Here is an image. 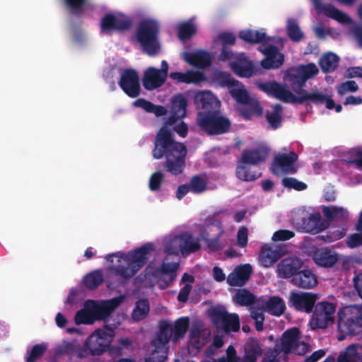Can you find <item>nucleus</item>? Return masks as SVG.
I'll list each match as a JSON object with an SVG mask.
<instances>
[{
    "label": "nucleus",
    "mask_w": 362,
    "mask_h": 362,
    "mask_svg": "<svg viewBox=\"0 0 362 362\" xmlns=\"http://www.w3.org/2000/svg\"><path fill=\"white\" fill-rule=\"evenodd\" d=\"M187 150L186 146L174 152L165 155V160L163 167L166 172L177 176L182 174L186 166V156Z\"/></svg>",
    "instance_id": "16"
},
{
    "label": "nucleus",
    "mask_w": 362,
    "mask_h": 362,
    "mask_svg": "<svg viewBox=\"0 0 362 362\" xmlns=\"http://www.w3.org/2000/svg\"><path fill=\"white\" fill-rule=\"evenodd\" d=\"M291 281L293 285L305 289L313 288L317 285V276L310 269H301Z\"/></svg>",
    "instance_id": "32"
},
{
    "label": "nucleus",
    "mask_w": 362,
    "mask_h": 362,
    "mask_svg": "<svg viewBox=\"0 0 362 362\" xmlns=\"http://www.w3.org/2000/svg\"><path fill=\"white\" fill-rule=\"evenodd\" d=\"M257 87L268 95L285 103L303 104L307 100H310L315 104L322 105L326 101L327 95L322 93H308L305 90L300 96H296L284 85L275 81L260 82Z\"/></svg>",
    "instance_id": "2"
},
{
    "label": "nucleus",
    "mask_w": 362,
    "mask_h": 362,
    "mask_svg": "<svg viewBox=\"0 0 362 362\" xmlns=\"http://www.w3.org/2000/svg\"><path fill=\"white\" fill-rule=\"evenodd\" d=\"M235 298L236 303L241 306L251 305L255 301V296L245 288L239 289L236 292Z\"/></svg>",
    "instance_id": "51"
},
{
    "label": "nucleus",
    "mask_w": 362,
    "mask_h": 362,
    "mask_svg": "<svg viewBox=\"0 0 362 362\" xmlns=\"http://www.w3.org/2000/svg\"><path fill=\"white\" fill-rule=\"evenodd\" d=\"M298 160V155L294 151H291L289 153H281L275 156L274 163L285 174H294L297 170L293 164Z\"/></svg>",
    "instance_id": "33"
},
{
    "label": "nucleus",
    "mask_w": 362,
    "mask_h": 362,
    "mask_svg": "<svg viewBox=\"0 0 362 362\" xmlns=\"http://www.w3.org/2000/svg\"><path fill=\"white\" fill-rule=\"evenodd\" d=\"M224 233L221 223L209 225L200 232L202 239L206 243L207 247L213 252H216L223 248L220 238Z\"/></svg>",
    "instance_id": "17"
},
{
    "label": "nucleus",
    "mask_w": 362,
    "mask_h": 362,
    "mask_svg": "<svg viewBox=\"0 0 362 362\" xmlns=\"http://www.w3.org/2000/svg\"><path fill=\"white\" fill-rule=\"evenodd\" d=\"M118 84L129 98H135L141 93L139 75L134 69L127 68L122 70Z\"/></svg>",
    "instance_id": "13"
},
{
    "label": "nucleus",
    "mask_w": 362,
    "mask_h": 362,
    "mask_svg": "<svg viewBox=\"0 0 362 362\" xmlns=\"http://www.w3.org/2000/svg\"><path fill=\"white\" fill-rule=\"evenodd\" d=\"M134 106L141 107L146 112L151 113L153 111L154 104L144 98H139L133 103Z\"/></svg>",
    "instance_id": "64"
},
{
    "label": "nucleus",
    "mask_w": 362,
    "mask_h": 362,
    "mask_svg": "<svg viewBox=\"0 0 362 362\" xmlns=\"http://www.w3.org/2000/svg\"><path fill=\"white\" fill-rule=\"evenodd\" d=\"M244 355L240 362H257L263 354V349L258 339L249 337L243 346Z\"/></svg>",
    "instance_id": "29"
},
{
    "label": "nucleus",
    "mask_w": 362,
    "mask_h": 362,
    "mask_svg": "<svg viewBox=\"0 0 362 362\" xmlns=\"http://www.w3.org/2000/svg\"><path fill=\"white\" fill-rule=\"evenodd\" d=\"M187 100L182 94L175 95L171 100L170 115L165 119V124L173 125L187 116Z\"/></svg>",
    "instance_id": "21"
},
{
    "label": "nucleus",
    "mask_w": 362,
    "mask_h": 362,
    "mask_svg": "<svg viewBox=\"0 0 362 362\" xmlns=\"http://www.w3.org/2000/svg\"><path fill=\"white\" fill-rule=\"evenodd\" d=\"M286 32L289 38L295 42H300L304 37V33L295 20L288 21Z\"/></svg>",
    "instance_id": "50"
},
{
    "label": "nucleus",
    "mask_w": 362,
    "mask_h": 362,
    "mask_svg": "<svg viewBox=\"0 0 362 362\" xmlns=\"http://www.w3.org/2000/svg\"><path fill=\"white\" fill-rule=\"evenodd\" d=\"M88 0H62L63 5L70 14L81 17L86 11V4Z\"/></svg>",
    "instance_id": "40"
},
{
    "label": "nucleus",
    "mask_w": 362,
    "mask_h": 362,
    "mask_svg": "<svg viewBox=\"0 0 362 362\" xmlns=\"http://www.w3.org/2000/svg\"><path fill=\"white\" fill-rule=\"evenodd\" d=\"M361 354L358 353L355 344L349 345L344 354L338 357L337 362H355V358L359 359Z\"/></svg>",
    "instance_id": "54"
},
{
    "label": "nucleus",
    "mask_w": 362,
    "mask_h": 362,
    "mask_svg": "<svg viewBox=\"0 0 362 362\" xmlns=\"http://www.w3.org/2000/svg\"><path fill=\"white\" fill-rule=\"evenodd\" d=\"M319 73L315 64L308 63L288 68L284 73L283 79L288 87L298 95L300 96L308 80L314 78Z\"/></svg>",
    "instance_id": "5"
},
{
    "label": "nucleus",
    "mask_w": 362,
    "mask_h": 362,
    "mask_svg": "<svg viewBox=\"0 0 362 362\" xmlns=\"http://www.w3.org/2000/svg\"><path fill=\"white\" fill-rule=\"evenodd\" d=\"M196 33V27L192 21L181 23L178 28V37L181 40L189 39Z\"/></svg>",
    "instance_id": "52"
},
{
    "label": "nucleus",
    "mask_w": 362,
    "mask_h": 362,
    "mask_svg": "<svg viewBox=\"0 0 362 362\" xmlns=\"http://www.w3.org/2000/svg\"><path fill=\"white\" fill-rule=\"evenodd\" d=\"M282 185L284 187L294 189L297 191H302L307 188V185L295 177H284L282 180Z\"/></svg>",
    "instance_id": "57"
},
{
    "label": "nucleus",
    "mask_w": 362,
    "mask_h": 362,
    "mask_svg": "<svg viewBox=\"0 0 362 362\" xmlns=\"http://www.w3.org/2000/svg\"><path fill=\"white\" fill-rule=\"evenodd\" d=\"M93 317L94 315L92 313V308L90 310H80L77 311L75 315V322L79 325L81 324H91L93 322Z\"/></svg>",
    "instance_id": "55"
},
{
    "label": "nucleus",
    "mask_w": 362,
    "mask_h": 362,
    "mask_svg": "<svg viewBox=\"0 0 362 362\" xmlns=\"http://www.w3.org/2000/svg\"><path fill=\"white\" fill-rule=\"evenodd\" d=\"M304 227L308 232L316 234L328 227L327 221L322 218L320 213L311 214L307 220L303 221Z\"/></svg>",
    "instance_id": "35"
},
{
    "label": "nucleus",
    "mask_w": 362,
    "mask_h": 362,
    "mask_svg": "<svg viewBox=\"0 0 362 362\" xmlns=\"http://www.w3.org/2000/svg\"><path fill=\"white\" fill-rule=\"evenodd\" d=\"M252 274V267L250 264L237 266L227 277V283L230 286H243Z\"/></svg>",
    "instance_id": "25"
},
{
    "label": "nucleus",
    "mask_w": 362,
    "mask_h": 362,
    "mask_svg": "<svg viewBox=\"0 0 362 362\" xmlns=\"http://www.w3.org/2000/svg\"><path fill=\"white\" fill-rule=\"evenodd\" d=\"M171 338L173 339V325L168 322H163L160 327V333L158 338L153 341V345L155 348H164L165 345L170 341Z\"/></svg>",
    "instance_id": "37"
},
{
    "label": "nucleus",
    "mask_w": 362,
    "mask_h": 362,
    "mask_svg": "<svg viewBox=\"0 0 362 362\" xmlns=\"http://www.w3.org/2000/svg\"><path fill=\"white\" fill-rule=\"evenodd\" d=\"M117 327V324L110 323V320H107L103 328L97 329L87 338L83 347L77 353L78 357L83 358L88 355H102L111 344Z\"/></svg>",
    "instance_id": "3"
},
{
    "label": "nucleus",
    "mask_w": 362,
    "mask_h": 362,
    "mask_svg": "<svg viewBox=\"0 0 362 362\" xmlns=\"http://www.w3.org/2000/svg\"><path fill=\"white\" fill-rule=\"evenodd\" d=\"M230 95L240 104L247 105L250 103V98L247 91L244 88L243 85L238 81L229 90Z\"/></svg>",
    "instance_id": "44"
},
{
    "label": "nucleus",
    "mask_w": 362,
    "mask_h": 362,
    "mask_svg": "<svg viewBox=\"0 0 362 362\" xmlns=\"http://www.w3.org/2000/svg\"><path fill=\"white\" fill-rule=\"evenodd\" d=\"M132 25L131 18L122 13H106L100 21V32L111 34L112 32H124L130 29Z\"/></svg>",
    "instance_id": "10"
},
{
    "label": "nucleus",
    "mask_w": 362,
    "mask_h": 362,
    "mask_svg": "<svg viewBox=\"0 0 362 362\" xmlns=\"http://www.w3.org/2000/svg\"><path fill=\"white\" fill-rule=\"evenodd\" d=\"M295 233L292 230L281 229L274 233L272 240L274 241H286L294 237Z\"/></svg>",
    "instance_id": "62"
},
{
    "label": "nucleus",
    "mask_w": 362,
    "mask_h": 362,
    "mask_svg": "<svg viewBox=\"0 0 362 362\" xmlns=\"http://www.w3.org/2000/svg\"><path fill=\"white\" fill-rule=\"evenodd\" d=\"M337 329L341 334L339 340L346 336H355L362 331V314L351 307L341 308L337 314Z\"/></svg>",
    "instance_id": "7"
},
{
    "label": "nucleus",
    "mask_w": 362,
    "mask_h": 362,
    "mask_svg": "<svg viewBox=\"0 0 362 362\" xmlns=\"http://www.w3.org/2000/svg\"><path fill=\"white\" fill-rule=\"evenodd\" d=\"M230 68L240 77L250 78L254 74V64L243 53L230 62Z\"/></svg>",
    "instance_id": "24"
},
{
    "label": "nucleus",
    "mask_w": 362,
    "mask_h": 362,
    "mask_svg": "<svg viewBox=\"0 0 362 362\" xmlns=\"http://www.w3.org/2000/svg\"><path fill=\"white\" fill-rule=\"evenodd\" d=\"M197 124L208 135H219L228 132L231 127L230 119L220 109L209 112H198Z\"/></svg>",
    "instance_id": "6"
},
{
    "label": "nucleus",
    "mask_w": 362,
    "mask_h": 362,
    "mask_svg": "<svg viewBox=\"0 0 362 362\" xmlns=\"http://www.w3.org/2000/svg\"><path fill=\"white\" fill-rule=\"evenodd\" d=\"M169 76L177 83H184L186 84H197L206 80L204 73L193 70H187L185 73L178 71L171 72Z\"/></svg>",
    "instance_id": "34"
},
{
    "label": "nucleus",
    "mask_w": 362,
    "mask_h": 362,
    "mask_svg": "<svg viewBox=\"0 0 362 362\" xmlns=\"http://www.w3.org/2000/svg\"><path fill=\"white\" fill-rule=\"evenodd\" d=\"M214 82L221 87H228L230 90L238 81L226 71H216L213 76Z\"/></svg>",
    "instance_id": "47"
},
{
    "label": "nucleus",
    "mask_w": 362,
    "mask_h": 362,
    "mask_svg": "<svg viewBox=\"0 0 362 362\" xmlns=\"http://www.w3.org/2000/svg\"><path fill=\"white\" fill-rule=\"evenodd\" d=\"M303 266V262L297 257H288L280 261L277 266V275L281 279L293 278Z\"/></svg>",
    "instance_id": "20"
},
{
    "label": "nucleus",
    "mask_w": 362,
    "mask_h": 362,
    "mask_svg": "<svg viewBox=\"0 0 362 362\" xmlns=\"http://www.w3.org/2000/svg\"><path fill=\"white\" fill-rule=\"evenodd\" d=\"M346 245L350 248H355L362 245V233H354L349 235L346 240Z\"/></svg>",
    "instance_id": "63"
},
{
    "label": "nucleus",
    "mask_w": 362,
    "mask_h": 362,
    "mask_svg": "<svg viewBox=\"0 0 362 362\" xmlns=\"http://www.w3.org/2000/svg\"><path fill=\"white\" fill-rule=\"evenodd\" d=\"M190 341L196 349H200L205 344V339L197 327H192L189 333Z\"/></svg>",
    "instance_id": "56"
},
{
    "label": "nucleus",
    "mask_w": 362,
    "mask_h": 362,
    "mask_svg": "<svg viewBox=\"0 0 362 362\" xmlns=\"http://www.w3.org/2000/svg\"><path fill=\"white\" fill-rule=\"evenodd\" d=\"M189 326V319L187 317H183L177 319L173 326V339L176 342L177 340L184 338Z\"/></svg>",
    "instance_id": "45"
},
{
    "label": "nucleus",
    "mask_w": 362,
    "mask_h": 362,
    "mask_svg": "<svg viewBox=\"0 0 362 362\" xmlns=\"http://www.w3.org/2000/svg\"><path fill=\"white\" fill-rule=\"evenodd\" d=\"M103 274L100 270H95L85 276L83 284L89 289L98 288L103 282Z\"/></svg>",
    "instance_id": "49"
},
{
    "label": "nucleus",
    "mask_w": 362,
    "mask_h": 362,
    "mask_svg": "<svg viewBox=\"0 0 362 362\" xmlns=\"http://www.w3.org/2000/svg\"><path fill=\"white\" fill-rule=\"evenodd\" d=\"M160 26L158 23L153 19H144L139 22L136 28V40L140 44L144 52L150 57H155L160 51L161 46L158 36Z\"/></svg>",
    "instance_id": "4"
},
{
    "label": "nucleus",
    "mask_w": 362,
    "mask_h": 362,
    "mask_svg": "<svg viewBox=\"0 0 362 362\" xmlns=\"http://www.w3.org/2000/svg\"><path fill=\"white\" fill-rule=\"evenodd\" d=\"M267 311L275 316H280L286 310L283 299L278 296H272L265 303Z\"/></svg>",
    "instance_id": "43"
},
{
    "label": "nucleus",
    "mask_w": 362,
    "mask_h": 362,
    "mask_svg": "<svg viewBox=\"0 0 362 362\" xmlns=\"http://www.w3.org/2000/svg\"><path fill=\"white\" fill-rule=\"evenodd\" d=\"M248 164H243L242 159L237 165L235 174L237 177L243 181H253L257 180L260 173L257 172H252L250 168L247 166Z\"/></svg>",
    "instance_id": "42"
},
{
    "label": "nucleus",
    "mask_w": 362,
    "mask_h": 362,
    "mask_svg": "<svg viewBox=\"0 0 362 362\" xmlns=\"http://www.w3.org/2000/svg\"><path fill=\"white\" fill-rule=\"evenodd\" d=\"M167 352L164 348H156L150 355L145 358V362H165Z\"/></svg>",
    "instance_id": "60"
},
{
    "label": "nucleus",
    "mask_w": 362,
    "mask_h": 362,
    "mask_svg": "<svg viewBox=\"0 0 362 362\" xmlns=\"http://www.w3.org/2000/svg\"><path fill=\"white\" fill-rule=\"evenodd\" d=\"M164 174L163 172L158 170L153 173L149 179V189L152 192L158 191L163 182Z\"/></svg>",
    "instance_id": "58"
},
{
    "label": "nucleus",
    "mask_w": 362,
    "mask_h": 362,
    "mask_svg": "<svg viewBox=\"0 0 362 362\" xmlns=\"http://www.w3.org/2000/svg\"><path fill=\"white\" fill-rule=\"evenodd\" d=\"M210 316L216 327L223 329L226 333L236 332L240 329V317L237 313L214 309Z\"/></svg>",
    "instance_id": "11"
},
{
    "label": "nucleus",
    "mask_w": 362,
    "mask_h": 362,
    "mask_svg": "<svg viewBox=\"0 0 362 362\" xmlns=\"http://www.w3.org/2000/svg\"><path fill=\"white\" fill-rule=\"evenodd\" d=\"M282 106L280 104H275L272 111L266 112V119L269 124L274 129L279 128L282 123Z\"/></svg>",
    "instance_id": "41"
},
{
    "label": "nucleus",
    "mask_w": 362,
    "mask_h": 362,
    "mask_svg": "<svg viewBox=\"0 0 362 362\" xmlns=\"http://www.w3.org/2000/svg\"><path fill=\"white\" fill-rule=\"evenodd\" d=\"M165 248L169 254L177 255L180 252L183 256H187L197 252L201 248V245L192 234L185 232L171 238Z\"/></svg>",
    "instance_id": "9"
},
{
    "label": "nucleus",
    "mask_w": 362,
    "mask_h": 362,
    "mask_svg": "<svg viewBox=\"0 0 362 362\" xmlns=\"http://www.w3.org/2000/svg\"><path fill=\"white\" fill-rule=\"evenodd\" d=\"M47 346L44 344H38L33 346L29 356L26 358V362H35L39 359L45 352Z\"/></svg>",
    "instance_id": "59"
},
{
    "label": "nucleus",
    "mask_w": 362,
    "mask_h": 362,
    "mask_svg": "<svg viewBox=\"0 0 362 362\" xmlns=\"http://www.w3.org/2000/svg\"><path fill=\"white\" fill-rule=\"evenodd\" d=\"M281 257V254L276 249L264 245L262 247L259 260L264 267H269L276 262Z\"/></svg>",
    "instance_id": "38"
},
{
    "label": "nucleus",
    "mask_w": 362,
    "mask_h": 362,
    "mask_svg": "<svg viewBox=\"0 0 362 362\" xmlns=\"http://www.w3.org/2000/svg\"><path fill=\"white\" fill-rule=\"evenodd\" d=\"M149 313V303L147 299H139L136 301L132 311V318L135 321L144 319Z\"/></svg>",
    "instance_id": "48"
},
{
    "label": "nucleus",
    "mask_w": 362,
    "mask_h": 362,
    "mask_svg": "<svg viewBox=\"0 0 362 362\" xmlns=\"http://www.w3.org/2000/svg\"><path fill=\"white\" fill-rule=\"evenodd\" d=\"M312 316V323L317 328H326L334 322L335 306L333 303L322 301L315 304Z\"/></svg>",
    "instance_id": "14"
},
{
    "label": "nucleus",
    "mask_w": 362,
    "mask_h": 362,
    "mask_svg": "<svg viewBox=\"0 0 362 362\" xmlns=\"http://www.w3.org/2000/svg\"><path fill=\"white\" fill-rule=\"evenodd\" d=\"M171 126L164 122L156 133L153 142L154 148L152 151V156L156 159H160L165 155L185 146L184 144L175 140L173 132L170 129Z\"/></svg>",
    "instance_id": "8"
},
{
    "label": "nucleus",
    "mask_w": 362,
    "mask_h": 362,
    "mask_svg": "<svg viewBox=\"0 0 362 362\" xmlns=\"http://www.w3.org/2000/svg\"><path fill=\"white\" fill-rule=\"evenodd\" d=\"M339 57L334 53L325 54L319 60V65L323 73H332L338 66Z\"/></svg>",
    "instance_id": "39"
},
{
    "label": "nucleus",
    "mask_w": 362,
    "mask_h": 362,
    "mask_svg": "<svg viewBox=\"0 0 362 362\" xmlns=\"http://www.w3.org/2000/svg\"><path fill=\"white\" fill-rule=\"evenodd\" d=\"M317 299L318 295L316 293L292 291L290 293L289 303L297 311L311 313Z\"/></svg>",
    "instance_id": "15"
},
{
    "label": "nucleus",
    "mask_w": 362,
    "mask_h": 362,
    "mask_svg": "<svg viewBox=\"0 0 362 362\" xmlns=\"http://www.w3.org/2000/svg\"><path fill=\"white\" fill-rule=\"evenodd\" d=\"M269 153V148L264 146H259L252 149L243 151L241 159L243 164L258 165L264 162Z\"/></svg>",
    "instance_id": "28"
},
{
    "label": "nucleus",
    "mask_w": 362,
    "mask_h": 362,
    "mask_svg": "<svg viewBox=\"0 0 362 362\" xmlns=\"http://www.w3.org/2000/svg\"><path fill=\"white\" fill-rule=\"evenodd\" d=\"M194 103L198 108L203 110L202 112H209L220 109L221 103L218 99L209 90L196 93Z\"/></svg>",
    "instance_id": "26"
},
{
    "label": "nucleus",
    "mask_w": 362,
    "mask_h": 362,
    "mask_svg": "<svg viewBox=\"0 0 362 362\" xmlns=\"http://www.w3.org/2000/svg\"><path fill=\"white\" fill-rule=\"evenodd\" d=\"M153 250V244L148 243L133 251L129 252L127 255L121 254L119 255L113 253L107 255L105 259L107 262H113V258L117 257L118 264L111 266L110 270L115 275L129 280L146 264L148 255Z\"/></svg>",
    "instance_id": "1"
},
{
    "label": "nucleus",
    "mask_w": 362,
    "mask_h": 362,
    "mask_svg": "<svg viewBox=\"0 0 362 362\" xmlns=\"http://www.w3.org/2000/svg\"><path fill=\"white\" fill-rule=\"evenodd\" d=\"M358 90V84L354 81H347L341 83L338 88L337 92L339 95H343L347 92H356Z\"/></svg>",
    "instance_id": "61"
},
{
    "label": "nucleus",
    "mask_w": 362,
    "mask_h": 362,
    "mask_svg": "<svg viewBox=\"0 0 362 362\" xmlns=\"http://www.w3.org/2000/svg\"><path fill=\"white\" fill-rule=\"evenodd\" d=\"M189 185L191 188V192L194 194L202 193L207 188L206 180L200 175L192 176Z\"/></svg>",
    "instance_id": "53"
},
{
    "label": "nucleus",
    "mask_w": 362,
    "mask_h": 362,
    "mask_svg": "<svg viewBox=\"0 0 362 362\" xmlns=\"http://www.w3.org/2000/svg\"><path fill=\"white\" fill-rule=\"evenodd\" d=\"M183 59L191 66L200 69L206 68L211 63L209 54L204 50L185 52L183 53Z\"/></svg>",
    "instance_id": "31"
},
{
    "label": "nucleus",
    "mask_w": 362,
    "mask_h": 362,
    "mask_svg": "<svg viewBox=\"0 0 362 362\" xmlns=\"http://www.w3.org/2000/svg\"><path fill=\"white\" fill-rule=\"evenodd\" d=\"M323 214L329 220H334V218H340L342 221H346L349 217L348 211L341 206H331L324 207Z\"/></svg>",
    "instance_id": "46"
},
{
    "label": "nucleus",
    "mask_w": 362,
    "mask_h": 362,
    "mask_svg": "<svg viewBox=\"0 0 362 362\" xmlns=\"http://www.w3.org/2000/svg\"><path fill=\"white\" fill-rule=\"evenodd\" d=\"M300 330L297 327H293L284 332L279 340H277L274 349L276 352L284 353V355L289 354L292 351L299 355L304 354L305 350L303 352H298V340Z\"/></svg>",
    "instance_id": "12"
},
{
    "label": "nucleus",
    "mask_w": 362,
    "mask_h": 362,
    "mask_svg": "<svg viewBox=\"0 0 362 362\" xmlns=\"http://www.w3.org/2000/svg\"><path fill=\"white\" fill-rule=\"evenodd\" d=\"M166 79L167 78L158 71V69L149 66L144 71L142 83L146 90H153L161 87L165 83Z\"/></svg>",
    "instance_id": "27"
},
{
    "label": "nucleus",
    "mask_w": 362,
    "mask_h": 362,
    "mask_svg": "<svg viewBox=\"0 0 362 362\" xmlns=\"http://www.w3.org/2000/svg\"><path fill=\"white\" fill-rule=\"evenodd\" d=\"M314 8L318 13H324L326 16L332 18L341 23H349L350 17L343 11L330 4H323L322 0H310Z\"/></svg>",
    "instance_id": "22"
},
{
    "label": "nucleus",
    "mask_w": 362,
    "mask_h": 362,
    "mask_svg": "<svg viewBox=\"0 0 362 362\" xmlns=\"http://www.w3.org/2000/svg\"><path fill=\"white\" fill-rule=\"evenodd\" d=\"M178 267V262H166L164 261L160 267L156 268L153 271V276L156 279L162 280L164 285L161 287L165 288L175 281Z\"/></svg>",
    "instance_id": "23"
},
{
    "label": "nucleus",
    "mask_w": 362,
    "mask_h": 362,
    "mask_svg": "<svg viewBox=\"0 0 362 362\" xmlns=\"http://www.w3.org/2000/svg\"><path fill=\"white\" fill-rule=\"evenodd\" d=\"M258 50L264 55L261 61V66L265 69H276L281 66L284 62V55L279 51V49L273 45H261Z\"/></svg>",
    "instance_id": "18"
},
{
    "label": "nucleus",
    "mask_w": 362,
    "mask_h": 362,
    "mask_svg": "<svg viewBox=\"0 0 362 362\" xmlns=\"http://www.w3.org/2000/svg\"><path fill=\"white\" fill-rule=\"evenodd\" d=\"M90 302L93 305L92 308V313L94 315V317L97 320H105L104 325L107 322V320H110V323H115L119 325V322H116L115 320L109 317L111 313L120 305L122 303L121 298H114L110 300H107L104 301L101 305H97L95 303L93 300H90L86 303V304Z\"/></svg>",
    "instance_id": "19"
},
{
    "label": "nucleus",
    "mask_w": 362,
    "mask_h": 362,
    "mask_svg": "<svg viewBox=\"0 0 362 362\" xmlns=\"http://www.w3.org/2000/svg\"><path fill=\"white\" fill-rule=\"evenodd\" d=\"M238 36L241 40L251 45L267 42L269 40L264 32L251 29L241 30Z\"/></svg>",
    "instance_id": "36"
},
{
    "label": "nucleus",
    "mask_w": 362,
    "mask_h": 362,
    "mask_svg": "<svg viewBox=\"0 0 362 362\" xmlns=\"http://www.w3.org/2000/svg\"><path fill=\"white\" fill-rule=\"evenodd\" d=\"M313 259L318 266L329 268L336 264L339 257L336 252L327 247H322L317 249L314 252Z\"/></svg>",
    "instance_id": "30"
}]
</instances>
